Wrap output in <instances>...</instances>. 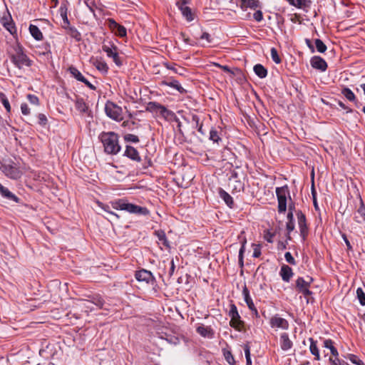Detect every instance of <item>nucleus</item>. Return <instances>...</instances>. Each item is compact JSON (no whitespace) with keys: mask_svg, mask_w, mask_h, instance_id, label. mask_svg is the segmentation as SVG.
I'll return each mask as SVG.
<instances>
[{"mask_svg":"<svg viewBox=\"0 0 365 365\" xmlns=\"http://www.w3.org/2000/svg\"><path fill=\"white\" fill-rule=\"evenodd\" d=\"M288 1L289 4L299 9L309 7L311 3L309 0H288Z\"/></svg>","mask_w":365,"mask_h":365,"instance_id":"28","label":"nucleus"},{"mask_svg":"<svg viewBox=\"0 0 365 365\" xmlns=\"http://www.w3.org/2000/svg\"><path fill=\"white\" fill-rule=\"evenodd\" d=\"M93 64L98 71H100L103 73L108 72V66L106 62L96 59L93 61Z\"/></svg>","mask_w":365,"mask_h":365,"instance_id":"33","label":"nucleus"},{"mask_svg":"<svg viewBox=\"0 0 365 365\" xmlns=\"http://www.w3.org/2000/svg\"><path fill=\"white\" fill-rule=\"evenodd\" d=\"M253 17L257 22L261 21L263 19L262 12L260 10L256 11L253 14Z\"/></svg>","mask_w":365,"mask_h":365,"instance_id":"56","label":"nucleus"},{"mask_svg":"<svg viewBox=\"0 0 365 365\" xmlns=\"http://www.w3.org/2000/svg\"><path fill=\"white\" fill-rule=\"evenodd\" d=\"M213 66L220 68L224 71L231 73L232 75H236V73H240V71L238 68L235 69V71H232L227 66H222L217 63H213Z\"/></svg>","mask_w":365,"mask_h":365,"instance_id":"44","label":"nucleus"},{"mask_svg":"<svg viewBox=\"0 0 365 365\" xmlns=\"http://www.w3.org/2000/svg\"><path fill=\"white\" fill-rule=\"evenodd\" d=\"M297 220H298V225L301 232V235L304 237L307 235V227L306 224V217L301 212L298 211L297 212Z\"/></svg>","mask_w":365,"mask_h":365,"instance_id":"17","label":"nucleus"},{"mask_svg":"<svg viewBox=\"0 0 365 365\" xmlns=\"http://www.w3.org/2000/svg\"><path fill=\"white\" fill-rule=\"evenodd\" d=\"M219 195L220 197L225 201V202L228 207H232L234 203L232 197L226 191H225L222 189H220L219 191Z\"/></svg>","mask_w":365,"mask_h":365,"instance_id":"30","label":"nucleus"},{"mask_svg":"<svg viewBox=\"0 0 365 365\" xmlns=\"http://www.w3.org/2000/svg\"><path fill=\"white\" fill-rule=\"evenodd\" d=\"M60 10H61V16L62 17V19L63 21L62 27L64 29H66V28L70 26V22H69V20L67 16V11H66V10H63L62 7H61Z\"/></svg>","mask_w":365,"mask_h":365,"instance_id":"39","label":"nucleus"},{"mask_svg":"<svg viewBox=\"0 0 365 365\" xmlns=\"http://www.w3.org/2000/svg\"><path fill=\"white\" fill-rule=\"evenodd\" d=\"M276 195L278 201V212L284 213L287 210V201L289 197V201H292L290 197L289 190L287 185L276 188Z\"/></svg>","mask_w":365,"mask_h":365,"instance_id":"5","label":"nucleus"},{"mask_svg":"<svg viewBox=\"0 0 365 365\" xmlns=\"http://www.w3.org/2000/svg\"><path fill=\"white\" fill-rule=\"evenodd\" d=\"M102 49L106 53L107 56L111 58L116 66L120 67L123 65V61L118 53V48L113 43L110 45L104 44L102 46Z\"/></svg>","mask_w":365,"mask_h":365,"instance_id":"9","label":"nucleus"},{"mask_svg":"<svg viewBox=\"0 0 365 365\" xmlns=\"http://www.w3.org/2000/svg\"><path fill=\"white\" fill-rule=\"evenodd\" d=\"M135 277L138 282H143L147 284L154 280V277L151 272L144 269L136 272Z\"/></svg>","mask_w":365,"mask_h":365,"instance_id":"15","label":"nucleus"},{"mask_svg":"<svg viewBox=\"0 0 365 365\" xmlns=\"http://www.w3.org/2000/svg\"><path fill=\"white\" fill-rule=\"evenodd\" d=\"M315 46L317 50L319 53H324L327 50V46L324 43V42L319 38L315 39L314 41Z\"/></svg>","mask_w":365,"mask_h":365,"instance_id":"41","label":"nucleus"},{"mask_svg":"<svg viewBox=\"0 0 365 365\" xmlns=\"http://www.w3.org/2000/svg\"><path fill=\"white\" fill-rule=\"evenodd\" d=\"M101 207L103 210H104L106 212H107L110 215L115 217L116 219H119V215L116 213L109 210V206L108 205H101Z\"/></svg>","mask_w":365,"mask_h":365,"instance_id":"57","label":"nucleus"},{"mask_svg":"<svg viewBox=\"0 0 365 365\" xmlns=\"http://www.w3.org/2000/svg\"><path fill=\"white\" fill-rule=\"evenodd\" d=\"M164 65L165 66V67L168 69L172 70V71H173L176 73L182 74L181 72L179 70H183L182 68H180V67L176 68L175 66H172V65H170L168 63H165Z\"/></svg>","mask_w":365,"mask_h":365,"instance_id":"54","label":"nucleus"},{"mask_svg":"<svg viewBox=\"0 0 365 365\" xmlns=\"http://www.w3.org/2000/svg\"><path fill=\"white\" fill-rule=\"evenodd\" d=\"M197 332L203 337L212 339L214 337V331L210 327L200 325L197 327Z\"/></svg>","mask_w":365,"mask_h":365,"instance_id":"21","label":"nucleus"},{"mask_svg":"<svg viewBox=\"0 0 365 365\" xmlns=\"http://www.w3.org/2000/svg\"><path fill=\"white\" fill-rule=\"evenodd\" d=\"M110 21V26L111 28H113V29H116L115 30V34L120 36V37H124L126 36V29L121 26V25H119L118 24H117L114 20L113 19H110L109 20Z\"/></svg>","mask_w":365,"mask_h":365,"instance_id":"24","label":"nucleus"},{"mask_svg":"<svg viewBox=\"0 0 365 365\" xmlns=\"http://www.w3.org/2000/svg\"><path fill=\"white\" fill-rule=\"evenodd\" d=\"M0 170L7 178L12 180H18L23 175L19 165L11 159H4L1 162Z\"/></svg>","mask_w":365,"mask_h":365,"instance_id":"4","label":"nucleus"},{"mask_svg":"<svg viewBox=\"0 0 365 365\" xmlns=\"http://www.w3.org/2000/svg\"><path fill=\"white\" fill-rule=\"evenodd\" d=\"M323 346L330 350L331 354L334 357H329V363L330 365H344L345 362L339 359V352L334 346V341L331 339H325L323 341Z\"/></svg>","mask_w":365,"mask_h":365,"instance_id":"8","label":"nucleus"},{"mask_svg":"<svg viewBox=\"0 0 365 365\" xmlns=\"http://www.w3.org/2000/svg\"><path fill=\"white\" fill-rule=\"evenodd\" d=\"M0 195L8 200L19 203L20 199L0 183Z\"/></svg>","mask_w":365,"mask_h":365,"instance_id":"19","label":"nucleus"},{"mask_svg":"<svg viewBox=\"0 0 365 365\" xmlns=\"http://www.w3.org/2000/svg\"><path fill=\"white\" fill-rule=\"evenodd\" d=\"M271 57L272 61L276 63H281V58L278 55L277 50L275 48H272L270 50Z\"/></svg>","mask_w":365,"mask_h":365,"instance_id":"47","label":"nucleus"},{"mask_svg":"<svg viewBox=\"0 0 365 365\" xmlns=\"http://www.w3.org/2000/svg\"><path fill=\"white\" fill-rule=\"evenodd\" d=\"M254 71L260 78H264L267 75V70L262 64L255 65L254 66Z\"/></svg>","mask_w":365,"mask_h":365,"instance_id":"31","label":"nucleus"},{"mask_svg":"<svg viewBox=\"0 0 365 365\" xmlns=\"http://www.w3.org/2000/svg\"><path fill=\"white\" fill-rule=\"evenodd\" d=\"M253 247V255L252 256L255 258H258L261 255V247L259 245L252 244Z\"/></svg>","mask_w":365,"mask_h":365,"instance_id":"51","label":"nucleus"},{"mask_svg":"<svg viewBox=\"0 0 365 365\" xmlns=\"http://www.w3.org/2000/svg\"><path fill=\"white\" fill-rule=\"evenodd\" d=\"M356 294L359 299V303L362 305H365V293L364 292L361 288H358L356 289Z\"/></svg>","mask_w":365,"mask_h":365,"instance_id":"46","label":"nucleus"},{"mask_svg":"<svg viewBox=\"0 0 365 365\" xmlns=\"http://www.w3.org/2000/svg\"><path fill=\"white\" fill-rule=\"evenodd\" d=\"M21 113L25 115H27L30 113V109L26 103L21 104Z\"/></svg>","mask_w":365,"mask_h":365,"instance_id":"58","label":"nucleus"},{"mask_svg":"<svg viewBox=\"0 0 365 365\" xmlns=\"http://www.w3.org/2000/svg\"><path fill=\"white\" fill-rule=\"evenodd\" d=\"M341 93L350 101H354L356 98L354 93L349 88H344Z\"/></svg>","mask_w":365,"mask_h":365,"instance_id":"40","label":"nucleus"},{"mask_svg":"<svg viewBox=\"0 0 365 365\" xmlns=\"http://www.w3.org/2000/svg\"><path fill=\"white\" fill-rule=\"evenodd\" d=\"M228 315L231 318L230 322V327L239 331H241L244 328V322L241 320L237 307L235 304H231L230 305Z\"/></svg>","mask_w":365,"mask_h":365,"instance_id":"6","label":"nucleus"},{"mask_svg":"<svg viewBox=\"0 0 365 365\" xmlns=\"http://www.w3.org/2000/svg\"><path fill=\"white\" fill-rule=\"evenodd\" d=\"M75 106L76 108L81 113H85L88 110V106L83 98H78L76 101Z\"/></svg>","mask_w":365,"mask_h":365,"instance_id":"37","label":"nucleus"},{"mask_svg":"<svg viewBox=\"0 0 365 365\" xmlns=\"http://www.w3.org/2000/svg\"><path fill=\"white\" fill-rule=\"evenodd\" d=\"M27 99L33 105L38 104V101H39L38 98L33 94H29L27 96Z\"/></svg>","mask_w":365,"mask_h":365,"instance_id":"53","label":"nucleus"},{"mask_svg":"<svg viewBox=\"0 0 365 365\" xmlns=\"http://www.w3.org/2000/svg\"><path fill=\"white\" fill-rule=\"evenodd\" d=\"M284 258L289 264H290L292 265L296 264V261L289 252H287L284 254Z\"/></svg>","mask_w":365,"mask_h":365,"instance_id":"52","label":"nucleus"},{"mask_svg":"<svg viewBox=\"0 0 365 365\" xmlns=\"http://www.w3.org/2000/svg\"><path fill=\"white\" fill-rule=\"evenodd\" d=\"M111 205L113 209L125 210L132 214L140 215H147L149 214V211L146 207L129 203L125 199H119L111 202Z\"/></svg>","mask_w":365,"mask_h":365,"instance_id":"3","label":"nucleus"},{"mask_svg":"<svg viewBox=\"0 0 365 365\" xmlns=\"http://www.w3.org/2000/svg\"><path fill=\"white\" fill-rule=\"evenodd\" d=\"M279 274L282 279L283 281L286 282H289L292 277L293 276L294 273L292 272V269L290 267H289L287 264H283L281 267V269L279 272Z\"/></svg>","mask_w":365,"mask_h":365,"instance_id":"23","label":"nucleus"},{"mask_svg":"<svg viewBox=\"0 0 365 365\" xmlns=\"http://www.w3.org/2000/svg\"><path fill=\"white\" fill-rule=\"evenodd\" d=\"M309 341H310L309 351L312 355L314 356V359L317 361H319L321 359L319 350L317 346V341L314 340L313 338H309Z\"/></svg>","mask_w":365,"mask_h":365,"instance_id":"25","label":"nucleus"},{"mask_svg":"<svg viewBox=\"0 0 365 365\" xmlns=\"http://www.w3.org/2000/svg\"><path fill=\"white\" fill-rule=\"evenodd\" d=\"M246 242H247V240L244 237L243 240H242V246L240 249V251H239V264L242 267L243 266V255H244V252L245 251V245H246Z\"/></svg>","mask_w":365,"mask_h":365,"instance_id":"38","label":"nucleus"},{"mask_svg":"<svg viewBox=\"0 0 365 365\" xmlns=\"http://www.w3.org/2000/svg\"><path fill=\"white\" fill-rule=\"evenodd\" d=\"M155 235L157 236L158 240L166 247H169V242L167 240L165 233L163 230H158L155 232Z\"/></svg>","mask_w":365,"mask_h":365,"instance_id":"35","label":"nucleus"},{"mask_svg":"<svg viewBox=\"0 0 365 365\" xmlns=\"http://www.w3.org/2000/svg\"><path fill=\"white\" fill-rule=\"evenodd\" d=\"M192 120L194 123L195 127H198L200 124V118L197 115H192Z\"/></svg>","mask_w":365,"mask_h":365,"instance_id":"63","label":"nucleus"},{"mask_svg":"<svg viewBox=\"0 0 365 365\" xmlns=\"http://www.w3.org/2000/svg\"><path fill=\"white\" fill-rule=\"evenodd\" d=\"M182 16L186 19L187 21H192L194 19V15L188 6H185L179 9Z\"/></svg>","mask_w":365,"mask_h":365,"instance_id":"34","label":"nucleus"},{"mask_svg":"<svg viewBox=\"0 0 365 365\" xmlns=\"http://www.w3.org/2000/svg\"><path fill=\"white\" fill-rule=\"evenodd\" d=\"M135 124V121L130 122L128 120H125L121 124V126L123 128H128L129 130H133V125Z\"/></svg>","mask_w":365,"mask_h":365,"instance_id":"55","label":"nucleus"},{"mask_svg":"<svg viewBox=\"0 0 365 365\" xmlns=\"http://www.w3.org/2000/svg\"><path fill=\"white\" fill-rule=\"evenodd\" d=\"M187 1H188V0H180V1H178L176 3V5L178 6V7L179 9H180V8H182V7L187 6Z\"/></svg>","mask_w":365,"mask_h":365,"instance_id":"64","label":"nucleus"},{"mask_svg":"<svg viewBox=\"0 0 365 365\" xmlns=\"http://www.w3.org/2000/svg\"><path fill=\"white\" fill-rule=\"evenodd\" d=\"M123 138L125 142L137 143L140 141L139 138L133 134H126L124 135Z\"/></svg>","mask_w":365,"mask_h":365,"instance_id":"45","label":"nucleus"},{"mask_svg":"<svg viewBox=\"0 0 365 365\" xmlns=\"http://www.w3.org/2000/svg\"><path fill=\"white\" fill-rule=\"evenodd\" d=\"M286 227H287V230L288 234H289L294 229V221H288L287 222Z\"/></svg>","mask_w":365,"mask_h":365,"instance_id":"61","label":"nucleus"},{"mask_svg":"<svg viewBox=\"0 0 365 365\" xmlns=\"http://www.w3.org/2000/svg\"><path fill=\"white\" fill-rule=\"evenodd\" d=\"M29 31L31 36L37 41L43 39V34L38 26L31 24L29 26Z\"/></svg>","mask_w":365,"mask_h":365,"instance_id":"27","label":"nucleus"},{"mask_svg":"<svg viewBox=\"0 0 365 365\" xmlns=\"http://www.w3.org/2000/svg\"><path fill=\"white\" fill-rule=\"evenodd\" d=\"M242 6L255 9L259 6V0H242Z\"/></svg>","mask_w":365,"mask_h":365,"instance_id":"36","label":"nucleus"},{"mask_svg":"<svg viewBox=\"0 0 365 365\" xmlns=\"http://www.w3.org/2000/svg\"><path fill=\"white\" fill-rule=\"evenodd\" d=\"M270 326L272 328H280L282 329H288L289 323L287 319L275 315L270 319Z\"/></svg>","mask_w":365,"mask_h":365,"instance_id":"14","label":"nucleus"},{"mask_svg":"<svg viewBox=\"0 0 365 365\" xmlns=\"http://www.w3.org/2000/svg\"><path fill=\"white\" fill-rule=\"evenodd\" d=\"M310 63L314 68L321 71H325L327 68V62L322 57L318 56H313L311 58Z\"/></svg>","mask_w":365,"mask_h":365,"instance_id":"16","label":"nucleus"},{"mask_svg":"<svg viewBox=\"0 0 365 365\" xmlns=\"http://www.w3.org/2000/svg\"><path fill=\"white\" fill-rule=\"evenodd\" d=\"M354 220L358 223L365 222V206L361 199H360V205L354 213Z\"/></svg>","mask_w":365,"mask_h":365,"instance_id":"20","label":"nucleus"},{"mask_svg":"<svg viewBox=\"0 0 365 365\" xmlns=\"http://www.w3.org/2000/svg\"><path fill=\"white\" fill-rule=\"evenodd\" d=\"M67 34L76 41L81 40V34L74 26H68L66 29Z\"/></svg>","mask_w":365,"mask_h":365,"instance_id":"29","label":"nucleus"},{"mask_svg":"<svg viewBox=\"0 0 365 365\" xmlns=\"http://www.w3.org/2000/svg\"><path fill=\"white\" fill-rule=\"evenodd\" d=\"M210 139L215 143H218L221 138L218 135V133L215 130H211L210 132Z\"/></svg>","mask_w":365,"mask_h":365,"instance_id":"50","label":"nucleus"},{"mask_svg":"<svg viewBox=\"0 0 365 365\" xmlns=\"http://www.w3.org/2000/svg\"><path fill=\"white\" fill-rule=\"evenodd\" d=\"M200 38L202 40H205L207 43H210L212 41L211 36L207 32H203Z\"/></svg>","mask_w":365,"mask_h":365,"instance_id":"60","label":"nucleus"},{"mask_svg":"<svg viewBox=\"0 0 365 365\" xmlns=\"http://www.w3.org/2000/svg\"><path fill=\"white\" fill-rule=\"evenodd\" d=\"M3 26L11 33L13 34L16 31L15 26L12 22L11 16H4L1 19Z\"/></svg>","mask_w":365,"mask_h":365,"instance_id":"26","label":"nucleus"},{"mask_svg":"<svg viewBox=\"0 0 365 365\" xmlns=\"http://www.w3.org/2000/svg\"><path fill=\"white\" fill-rule=\"evenodd\" d=\"M244 351L246 358L247 365H252V361L250 357V347L249 345L246 344L244 346Z\"/></svg>","mask_w":365,"mask_h":365,"instance_id":"48","label":"nucleus"},{"mask_svg":"<svg viewBox=\"0 0 365 365\" xmlns=\"http://www.w3.org/2000/svg\"><path fill=\"white\" fill-rule=\"evenodd\" d=\"M0 101L6 108V111L9 113L11 111V106L6 95L3 93H0Z\"/></svg>","mask_w":365,"mask_h":365,"instance_id":"42","label":"nucleus"},{"mask_svg":"<svg viewBox=\"0 0 365 365\" xmlns=\"http://www.w3.org/2000/svg\"><path fill=\"white\" fill-rule=\"evenodd\" d=\"M38 118L39 120V124H41V125H45L46 124L47 118L44 114H42V113L38 114Z\"/></svg>","mask_w":365,"mask_h":365,"instance_id":"59","label":"nucleus"},{"mask_svg":"<svg viewBox=\"0 0 365 365\" xmlns=\"http://www.w3.org/2000/svg\"><path fill=\"white\" fill-rule=\"evenodd\" d=\"M274 237V234L270 232L269 231H267L264 234V239L268 242L272 243L273 242L272 238Z\"/></svg>","mask_w":365,"mask_h":365,"instance_id":"62","label":"nucleus"},{"mask_svg":"<svg viewBox=\"0 0 365 365\" xmlns=\"http://www.w3.org/2000/svg\"><path fill=\"white\" fill-rule=\"evenodd\" d=\"M347 359L353 364L356 365H363V361L354 354H349Z\"/></svg>","mask_w":365,"mask_h":365,"instance_id":"49","label":"nucleus"},{"mask_svg":"<svg viewBox=\"0 0 365 365\" xmlns=\"http://www.w3.org/2000/svg\"><path fill=\"white\" fill-rule=\"evenodd\" d=\"M148 109L152 112L159 113L165 118L174 115L173 111L168 110L164 106L156 102H150L148 105Z\"/></svg>","mask_w":365,"mask_h":365,"instance_id":"10","label":"nucleus"},{"mask_svg":"<svg viewBox=\"0 0 365 365\" xmlns=\"http://www.w3.org/2000/svg\"><path fill=\"white\" fill-rule=\"evenodd\" d=\"M105 111L106 115L115 121H121L123 120L122 108L111 101H107L105 106Z\"/></svg>","mask_w":365,"mask_h":365,"instance_id":"7","label":"nucleus"},{"mask_svg":"<svg viewBox=\"0 0 365 365\" xmlns=\"http://www.w3.org/2000/svg\"><path fill=\"white\" fill-rule=\"evenodd\" d=\"M91 302L97 306L99 308H102L104 304V300L101 297L96 295L92 297Z\"/></svg>","mask_w":365,"mask_h":365,"instance_id":"43","label":"nucleus"},{"mask_svg":"<svg viewBox=\"0 0 365 365\" xmlns=\"http://www.w3.org/2000/svg\"><path fill=\"white\" fill-rule=\"evenodd\" d=\"M164 84L167 85L168 86H170L171 88H173L176 89L178 91H179L180 93H186L185 89H184L180 83L176 80H172L170 81H165L163 82Z\"/></svg>","mask_w":365,"mask_h":365,"instance_id":"32","label":"nucleus"},{"mask_svg":"<svg viewBox=\"0 0 365 365\" xmlns=\"http://www.w3.org/2000/svg\"><path fill=\"white\" fill-rule=\"evenodd\" d=\"M8 53L11 62L20 69L24 66L31 65V61L24 53L22 47L17 43L11 46L10 49L8 50Z\"/></svg>","mask_w":365,"mask_h":365,"instance_id":"2","label":"nucleus"},{"mask_svg":"<svg viewBox=\"0 0 365 365\" xmlns=\"http://www.w3.org/2000/svg\"><path fill=\"white\" fill-rule=\"evenodd\" d=\"M124 155L135 162L141 160L138 151L130 145H126Z\"/></svg>","mask_w":365,"mask_h":365,"instance_id":"18","label":"nucleus"},{"mask_svg":"<svg viewBox=\"0 0 365 365\" xmlns=\"http://www.w3.org/2000/svg\"><path fill=\"white\" fill-rule=\"evenodd\" d=\"M242 295L244 297V300L245 303L247 304L248 308L252 311V314L256 317H259L258 311L257 308L255 307L254 302L250 297V291L247 289V286L245 285L242 289Z\"/></svg>","mask_w":365,"mask_h":365,"instance_id":"13","label":"nucleus"},{"mask_svg":"<svg viewBox=\"0 0 365 365\" xmlns=\"http://www.w3.org/2000/svg\"><path fill=\"white\" fill-rule=\"evenodd\" d=\"M312 282V278L309 279V281H306L303 277H298L296 280V289L304 297L309 296L312 294V292L309 290Z\"/></svg>","mask_w":365,"mask_h":365,"instance_id":"11","label":"nucleus"},{"mask_svg":"<svg viewBox=\"0 0 365 365\" xmlns=\"http://www.w3.org/2000/svg\"><path fill=\"white\" fill-rule=\"evenodd\" d=\"M68 71L74 78L86 84L90 89L93 91L96 89V86L91 83L76 67L70 66Z\"/></svg>","mask_w":365,"mask_h":365,"instance_id":"12","label":"nucleus"},{"mask_svg":"<svg viewBox=\"0 0 365 365\" xmlns=\"http://www.w3.org/2000/svg\"><path fill=\"white\" fill-rule=\"evenodd\" d=\"M293 346L292 341L290 340L287 333H282L280 336V346L283 351H288Z\"/></svg>","mask_w":365,"mask_h":365,"instance_id":"22","label":"nucleus"},{"mask_svg":"<svg viewBox=\"0 0 365 365\" xmlns=\"http://www.w3.org/2000/svg\"><path fill=\"white\" fill-rule=\"evenodd\" d=\"M98 138L103 145L106 153L116 155L120 151L121 147L119 144V136L117 133L112 131L102 132Z\"/></svg>","mask_w":365,"mask_h":365,"instance_id":"1","label":"nucleus"}]
</instances>
